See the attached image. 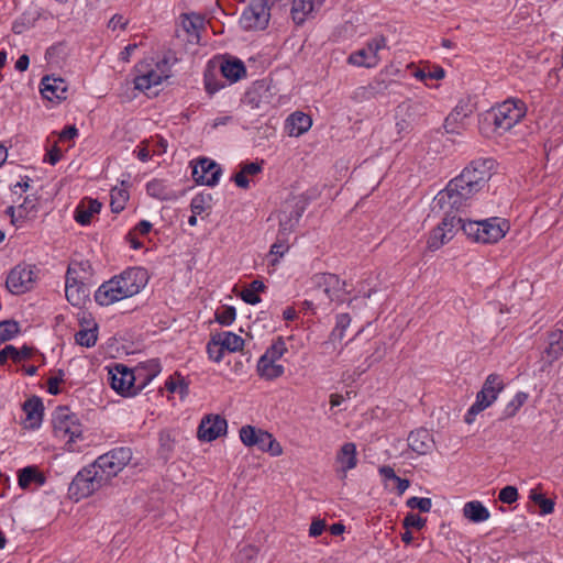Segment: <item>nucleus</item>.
I'll list each match as a JSON object with an SVG mask.
<instances>
[{
  "instance_id": "1",
  "label": "nucleus",
  "mask_w": 563,
  "mask_h": 563,
  "mask_svg": "<svg viewBox=\"0 0 563 563\" xmlns=\"http://www.w3.org/2000/svg\"><path fill=\"white\" fill-rule=\"evenodd\" d=\"M495 162L492 158L473 161L463 172L450 180L433 199V209L460 210L468 199L482 190L492 176Z\"/></svg>"
},
{
  "instance_id": "2",
  "label": "nucleus",
  "mask_w": 563,
  "mask_h": 563,
  "mask_svg": "<svg viewBox=\"0 0 563 563\" xmlns=\"http://www.w3.org/2000/svg\"><path fill=\"white\" fill-rule=\"evenodd\" d=\"M527 114V104L519 98H508L485 112L481 131L501 136L511 131Z\"/></svg>"
},
{
  "instance_id": "3",
  "label": "nucleus",
  "mask_w": 563,
  "mask_h": 563,
  "mask_svg": "<svg viewBox=\"0 0 563 563\" xmlns=\"http://www.w3.org/2000/svg\"><path fill=\"white\" fill-rule=\"evenodd\" d=\"M158 364L152 374L143 375L141 371L136 373L123 364H115L109 368V383L113 390L124 397L135 396L146 384L158 374Z\"/></svg>"
},
{
  "instance_id": "4",
  "label": "nucleus",
  "mask_w": 563,
  "mask_h": 563,
  "mask_svg": "<svg viewBox=\"0 0 563 563\" xmlns=\"http://www.w3.org/2000/svg\"><path fill=\"white\" fill-rule=\"evenodd\" d=\"M509 230V222L506 219L493 217L485 220H463L462 231L475 242L490 244L496 243L505 236Z\"/></svg>"
},
{
  "instance_id": "5",
  "label": "nucleus",
  "mask_w": 563,
  "mask_h": 563,
  "mask_svg": "<svg viewBox=\"0 0 563 563\" xmlns=\"http://www.w3.org/2000/svg\"><path fill=\"white\" fill-rule=\"evenodd\" d=\"M386 48V36L383 34L375 35L367 40L362 48L352 52L347 56L346 63L354 67L375 68L382 62L379 52Z\"/></svg>"
},
{
  "instance_id": "6",
  "label": "nucleus",
  "mask_w": 563,
  "mask_h": 563,
  "mask_svg": "<svg viewBox=\"0 0 563 563\" xmlns=\"http://www.w3.org/2000/svg\"><path fill=\"white\" fill-rule=\"evenodd\" d=\"M52 423L55 437L65 440L67 444H71L82 437V424L79 418L67 407L56 408Z\"/></svg>"
},
{
  "instance_id": "7",
  "label": "nucleus",
  "mask_w": 563,
  "mask_h": 563,
  "mask_svg": "<svg viewBox=\"0 0 563 563\" xmlns=\"http://www.w3.org/2000/svg\"><path fill=\"white\" fill-rule=\"evenodd\" d=\"M108 485L93 464L80 470L69 485V494L77 500L91 496Z\"/></svg>"
},
{
  "instance_id": "8",
  "label": "nucleus",
  "mask_w": 563,
  "mask_h": 563,
  "mask_svg": "<svg viewBox=\"0 0 563 563\" xmlns=\"http://www.w3.org/2000/svg\"><path fill=\"white\" fill-rule=\"evenodd\" d=\"M131 459V449L120 446L100 455L92 464L109 484L130 463Z\"/></svg>"
},
{
  "instance_id": "9",
  "label": "nucleus",
  "mask_w": 563,
  "mask_h": 563,
  "mask_svg": "<svg viewBox=\"0 0 563 563\" xmlns=\"http://www.w3.org/2000/svg\"><path fill=\"white\" fill-rule=\"evenodd\" d=\"M504 387V382L498 374H489L477 393L475 402L467 410L465 422L472 423L476 415L493 405Z\"/></svg>"
},
{
  "instance_id": "10",
  "label": "nucleus",
  "mask_w": 563,
  "mask_h": 563,
  "mask_svg": "<svg viewBox=\"0 0 563 563\" xmlns=\"http://www.w3.org/2000/svg\"><path fill=\"white\" fill-rule=\"evenodd\" d=\"M445 217L442 221L431 231L427 241L428 249L430 251H437L444 244L450 242L457 231L462 230L463 219L455 216H451L449 207L443 209Z\"/></svg>"
},
{
  "instance_id": "11",
  "label": "nucleus",
  "mask_w": 563,
  "mask_h": 563,
  "mask_svg": "<svg viewBox=\"0 0 563 563\" xmlns=\"http://www.w3.org/2000/svg\"><path fill=\"white\" fill-rule=\"evenodd\" d=\"M37 268L34 265L18 264L8 274L5 286L13 295H22L31 289L36 284Z\"/></svg>"
},
{
  "instance_id": "12",
  "label": "nucleus",
  "mask_w": 563,
  "mask_h": 563,
  "mask_svg": "<svg viewBox=\"0 0 563 563\" xmlns=\"http://www.w3.org/2000/svg\"><path fill=\"white\" fill-rule=\"evenodd\" d=\"M240 439L244 445L250 448L255 446L263 452H269L273 456H278L283 452L280 444L269 432L256 429L252 426L241 428Z\"/></svg>"
},
{
  "instance_id": "13",
  "label": "nucleus",
  "mask_w": 563,
  "mask_h": 563,
  "mask_svg": "<svg viewBox=\"0 0 563 563\" xmlns=\"http://www.w3.org/2000/svg\"><path fill=\"white\" fill-rule=\"evenodd\" d=\"M271 19V7L264 0H252L244 9L240 24L244 30H264Z\"/></svg>"
},
{
  "instance_id": "14",
  "label": "nucleus",
  "mask_w": 563,
  "mask_h": 563,
  "mask_svg": "<svg viewBox=\"0 0 563 563\" xmlns=\"http://www.w3.org/2000/svg\"><path fill=\"white\" fill-rule=\"evenodd\" d=\"M122 288L124 295L130 298L139 294L148 283V273L143 267H130L120 275L113 276Z\"/></svg>"
},
{
  "instance_id": "15",
  "label": "nucleus",
  "mask_w": 563,
  "mask_h": 563,
  "mask_svg": "<svg viewBox=\"0 0 563 563\" xmlns=\"http://www.w3.org/2000/svg\"><path fill=\"white\" fill-rule=\"evenodd\" d=\"M222 174L221 167L212 159L202 157L192 165V178L199 185L216 186Z\"/></svg>"
},
{
  "instance_id": "16",
  "label": "nucleus",
  "mask_w": 563,
  "mask_h": 563,
  "mask_svg": "<svg viewBox=\"0 0 563 563\" xmlns=\"http://www.w3.org/2000/svg\"><path fill=\"white\" fill-rule=\"evenodd\" d=\"M228 423L219 415H208L202 418L198 427L199 440L211 442L227 432Z\"/></svg>"
},
{
  "instance_id": "17",
  "label": "nucleus",
  "mask_w": 563,
  "mask_h": 563,
  "mask_svg": "<svg viewBox=\"0 0 563 563\" xmlns=\"http://www.w3.org/2000/svg\"><path fill=\"white\" fill-rule=\"evenodd\" d=\"M302 213L303 207L296 206L294 210L290 211V217L288 219H284L283 217L279 218V235L277 241L271 246V254L282 256L285 252L288 251L289 246L285 236L287 232L290 231L294 227L292 220L295 223H297Z\"/></svg>"
},
{
  "instance_id": "18",
  "label": "nucleus",
  "mask_w": 563,
  "mask_h": 563,
  "mask_svg": "<svg viewBox=\"0 0 563 563\" xmlns=\"http://www.w3.org/2000/svg\"><path fill=\"white\" fill-rule=\"evenodd\" d=\"M65 295L71 306L81 308L89 301L90 288L82 279L66 277Z\"/></svg>"
},
{
  "instance_id": "19",
  "label": "nucleus",
  "mask_w": 563,
  "mask_h": 563,
  "mask_svg": "<svg viewBox=\"0 0 563 563\" xmlns=\"http://www.w3.org/2000/svg\"><path fill=\"white\" fill-rule=\"evenodd\" d=\"M316 285L322 289L324 295L330 301L340 297L341 292L349 294L345 289L346 283L341 280L340 277L331 273H322L314 276Z\"/></svg>"
},
{
  "instance_id": "20",
  "label": "nucleus",
  "mask_w": 563,
  "mask_h": 563,
  "mask_svg": "<svg viewBox=\"0 0 563 563\" xmlns=\"http://www.w3.org/2000/svg\"><path fill=\"white\" fill-rule=\"evenodd\" d=\"M137 75L134 78L135 88L145 91L151 89L154 86L159 85L165 78V75L159 74L155 66L152 67L151 64L142 62L136 66Z\"/></svg>"
},
{
  "instance_id": "21",
  "label": "nucleus",
  "mask_w": 563,
  "mask_h": 563,
  "mask_svg": "<svg viewBox=\"0 0 563 563\" xmlns=\"http://www.w3.org/2000/svg\"><path fill=\"white\" fill-rule=\"evenodd\" d=\"M125 298L128 297L113 277L102 283L95 291V300L100 306H110Z\"/></svg>"
},
{
  "instance_id": "22",
  "label": "nucleus",
  "mask_w": 563,
  "mask_h": 563,
  "mask_svg": "<svg viewBox=\"0 0 563 563\" xmlns=\"http://www.w3.org/2000/svg\"><path fill=\"white\" fill-rule=\"evenodd\" d=\"M79 331L75 334V341L77 344L91 347L96 344L98 339V324L91 318L90 314L82 312V316L79 318Z\"/></svg>"
},
{
  "instance_id": "23",
  "label": "nucleus",
  "mask_w": 563,
  "mask_h": 563,
  "mask_svg": "<svg viewBox=\"0 0 563 563\" xmlns=\"http://www.w3.org/2000/svg\"><path fill=\"white\" fill-rule=\"evenodd\" d=\"M22 409L25 413L24 427L37 429L43 420L44 405L40 397L33 396L24 401Z\"/></svg>"
},
{
  "instance_id": "24",
  "label": "nucleus",
  "mask_w": 563,
  "mask_h": 563,
  "mask_svg": "<svg viewBox=\"0 0 563 563\" xmlns=\"http://www.w3.org/2000/svg\"><path fill=\"white\" fill-rule=\"evenodd\" d=\"M41 93L49 101H60L67 98V86L64 79L45 76L41 82Z\"/></svg>"
},
{
  "instance_id": "25",
  "label": "nucleus",
  "mask_w": 563,
  "mask_h": 563,
  "mask_svg": "<svg viewBox=\"0 0 563 563\" xmlns=\"http://www.w3.org/2000/svg\"><path fill=\"white\" fill-rule=\"evenodd\" d=\"M324 0H292L291 18L297 25L302 24L316 11H318Z\"/></svg>"
},
{
  "instance_id": "26",
  "label": "nucleus",
  "mask_w": 563,
  "mask_h": 563,
  "mask_svg": "<svg viewBox=\"0 0 563 563\" xmlns=\"http://www.w3.org/2000/svg\"><path fill=\"white\" fill-rule=\"evenodd\" d=\"M146 192L152 198L161 201H172L179 198L180 194L176 191L166 180L164 179H152L146 184Z\"/></svg>"
},
{
  "instance_id": "27",
  "label": "nucleus",
  "mask_w": 563,
  "mask_h": 563,
  "mask_svg": "<svg viewBox=\"0 0 563 563\" xmlns=\"http://www.w3.org/2000/svg\"><path fill=\"white\" fill-rule=\"evenodd\" d=\"M408 446L418 454H427L434 446L431 433L423 428L413 430L408 435Z\"/></svg>"
},
{
  "instance_id": "28",
  "label": "nucleus",
  "mask_w": 563,
  "mask_h": 563,
  "mask_svg": "<svg viewBox=\"0 0 563 563\" xmlns=\"http://www.w3.org/2000/svg\"><path fill=\"white\" fill-rule=\"evenodd\" d=\"M336 463L340 465L339 472L343 473V477L346 473L357 465V452L356 445L353 442L344 443L336 454Z\"/></svg>"
},
{
  "instance_id": "29",
  "label": "nucleus",
  "mask_w": 563,
  "mask_h": 563,
  "mask_svg": "<svg viewBox=\"0 0 563 563\" xmlns=\"http://www.w3.org/2000/svg\"><path fill=\"white\" fill-rule=\"evenodd\" d=\"M312 125L310 115L296 111L291 113L286 120V129L290 136H300L306 133Z\"/></svg>"
},
{
  "instance_id": "30",
  "label": "nucleus",
  "mask_w": 563,
  "mask_h": 563,
  "mask_svg": "<svg viewBox=\"0 0 563 563\" xmlns=\"http://www.w3.org/2000/svg\"><path fill=\"white\" fill-rule=\"evenodd\" d=\"M221 73L231 82L239 81L246 76L244 63L235 57L227 58L221 64Z\"/></svg>"
},
{
  "instance_id": "31",
  "label": "nucleus",
  "mask_w": 563,
  "mask_h": 563,
  "mask_svg": "<svg viewBox=\"0 0 563 563\" xmlns=\"http://www.w3.org/2000/svg\"><path fill=\"white\" fill-rule=\"evenodd\" d=\"M101 207V202L96 199L84 200L75 210V220L81 225H87L91 222L93 214L100 212Z\"/></svg>"
},
{
  "instance_id": "32",
  "label": "nucleus",
  "mask_w": 563,
  "mask_h": 563,
  "mask_svg": "<svg viewBox=\"0 0 563 563\" xmlns=\"http://www.w3.org/2000/svg\"><path fill=\"white\" fill-rule=\"evenodd\" d=\"M35 349L32 346L23 345L21 349H16L14 345H5L0 350V366H3L10 358L14 363H20L23 360L32 357Z\"/></svg>"
},
{
  "instance_id": "33",
  "label": "nucleus",
  "mask_w": 563,
  "mask_h": 563,
  "mask_svg": "<svg viewBox=\"0 0 563 563\" xmlns=\"http://www.w3.org/2000/svg\"><path fill=\"white\" fill-rule=\"evenodd\" d=\"M463 516L472 522L478 523L489 519L490 512L478 500L467 501L463 507Z\"/></svg>"
},
{
  "instance_id": "34",
  "label": "nucleus",
  "mask_w": 563,
  "mask_h": 563,
  "mask_svg": "<svg viewBox=\"0 0 563 563\" xmlns=\"http://www.w3.org/2000/svg\"><path fill=\"white\" fill-rule=\"evenodd\" d=\"M45 482V476L36 466H26L19 471L18 484L22 489L29 488L32 483H35L37 486H43Z\"/></svg>"
},
{
  "instance_id": "35",
  "label": "nucleus",
  "mask_w": 563,
  "mask_h": 563,
  "mask_svg": "<svg viewBox=\"0 0 563 563\" xmlns=\"http://www.w3.org/2000/svg\"><path fill=\"white\" fill-rule=\"evenodd\" d=\"M284 366L277 364L276 361L261 356L257 362V373L266 380H273L280 377L284 374Z\"/></svg>"
},
{
  "instance_id": "36",
  "label": "nucleus",
  "mask_w": 563,
  "mask_h": 563,
  "mask_svg": "<svg viewBox=\"0 0 563 563\" xmlns=\"http://www.w3.org/2000/svg\"><path fill=\"white\" fill-rule=\"evenodd\" d=\"M545 354L550 362L556 361L563 354V331H553L549 335Z\"/></svg>"
},
{
  "instance_id": "37",
  "label": "nucleus",
  "mask_w": 563,
  "mask_h": 563,
  "mask_svg": "<svg viewBox=\"0 0 563 563\" xmlns=\"http://www.w3.org/2000/svg\"><path fill=\"white\" fill-rule=\"evenodd\" d=\"M203 22V18L198 14H185L181 20V26L190 37H196L198 40Z\"/></svg>"
},
{
  "instance_id": "38",
  "label": "nucleus",
  "mask_w": 563,
  "mask_h": 563,
  "mask_svg": "<svg viewBox=\"0 0 563 563\" xmlns=\"http://www.w3.org/2000/svg\"><path fill=\"white\" fill-rule=\"evenodd\" d=\"M91 276V265L89 261H73L67 269L66 277H75L87 282Z\"/></svg>"
},
{
  "instance_id": "39",
  "label": "nucleus",
  "mask_w": 563,
  "mask_h": 563,
  "mask_svg": "<svg viewBox=\"0 0 563 563\" xmlns=\"http://www.w3.org/2000/svg\"><path fill=\"white\" fill-rule=\"evenodd\" d=\"M129 197H130L129 191L125 188H122V187L112 188L110 191L111 211L114 213L121 212L124 209L125 203L129 200Z\"/></svg>"
},
{
  "instance_id": "40",
  "label": "nucleus",
  "mask_w": 563,
  "mask_h": 563,
  "mask_svg": "<svg viewBox=\"0 0 563 563\" xmlns=\"http://www.w3.org/2000/svg\"><path fill=\"white\" fill-rule=\"evenodd\" d=\"M529 395L525 391H518L514 398L506 405L501 419H508L519 411V409L527 402Z\"/></svg>"
},
{
  "instance_id": "41",
  "label": "nucleus",
  "mask_w": 563,
  "mask_h": 563,
  "mask_svg": "<svg viewBox=\"0 0 563 563\" xmlns=\"http://www.w3.org/2000/svg\"><path fill=\"white\" fill-rule=\"evenodd\" d=\"M225 351L236 352L242 350L244 340L233 332H222L217 334Z\"/></svg>"
},
{
  "instance_id": "42",
  "label": "nucleus",
  "mask_w": 563,
  "mask_h": 563,
  "mask_svg": "<svg viewBox=\"0 0 563 563\" xmlns=\"http://www.w3.org/2000/svg\"><path fill=\"white\" fill-rule=\"evenodd\" d=\"M159 454L165 459H169L175 449L176 439L170 430H162L158 434Z\"/></svg>"
},
{
  "instance_id": "43",
  "label": "nucleus",
  "mask_w": 563,
  "mask_h": 563,
  "mask_svg": "<svg viewBox=\"0 0 563 563\" xmlns=\"http://www.w3.org/2000/svg\"><path fill=\"white\" fill-rule=\"evenodd\" d=\"M369 84L377 97L378 95H384L394 85H396L397 81L393 78H387V76H384L380 73H378Z\"/></svg>"
},
{
  "instance_id": "44",
  "label": "nucleus",
  "mask_w": 563,
  "mask_h": 563,
  "mask_svg": "<svg viewBox=\"0 0 563 563\" xmlns=\"http://www.w3.org/2000/svg\"><path fill=\"white\" fill-rule=\"evenodd\" d=\"M176 54L172 51H168L163 55V57L155 63V68L161 71L159 74L165 75V78H169L172 66L177 63Z\"/></svg>"
},
{
  "instance_id": "45",
  "label": "nucleus",
  "mask_w": 563,
  "mask_h": 563,
  "mask_svg": "<svg viewBox=\"0 0 563 563\" xmlns=\"http://www.w3.org/2000/svg\"><path fill=\"white\" fill-rule=\"evenodd\" d=\"M287 352V346L283 338H277L269 347H267L266 352L262 355V357H266L273 361H278L284 356Z\"/></svg>"
},
{
  "instance_id": "46",
  "label": "nucleus",
  "mask_w": 563,
  "mask_h": 563,
  "mask_svg": "<svg viewBox=\"0 0 563 563\" xmlns=\"http://www.w3.org/2000/svg\"><path fill=\"white\" fill-rule=\"evenodd\" d=\"M20 332V324L14 320L0 322V344L13 339Z\"/></svg>"
},
{
  "instance_id": "47",
  "label": "nucleus",
  "mask_w": 563,
  "mask_h": 563,
  "mask_svg": "<svg viewBox=\"0 0 563 563\" xmlns=\"http://www.w3.org/2000/svg\"><path fill=\"white\" fill-rule=\"evenodd\" d=\"M224 347L218 335H212L211 340L207 344V353L210 360L216 363H220L224 356Z\"/></svg>"
},
{
  "instance_id": "48",
  "label": "nucleus",
  "mask_w": 563,
  "mask_h": 563,
  "mask_svg": "<svg viewBox=\"0 0 563 563\" xmlns=\"http://www.w3.org/2000/svg\"><path fill=\"white\" fill-rule=\"evenodd\" d=\"M236 317L235 308L232 306H222L216 311V320L222 325H230Z\"/></svg>"
},
{
  "instance_id": "49",
  "label": "nucleus",
  "mask_w": 563,
  "mask_h": 563,
  "mask_svg": "<svg viewBox=\"0 0 563 563\" xmlns=\"http://www.w3.org/2000/svg\"><path fill=\"white\" fill-rule=\"evenodd\" d=\"M407 507L419 509L421 512H429L432 507V500L427 497H410L406 501Z\"/></svg>"
},
{
  "instance_id": "50",
  "label": "nucleus",
  "mask_w": 563,
  "mask_h": 563,
  "mask_svg": "<svg viewBox=\"0 0 563 563\" xmlns=\"http://www.w3.org/2000/svg\"><path fill=\"white\" fill-rule=\"evenodd\" d=\"M65 373L63 369H57L55 375L47 379V391L51 395H58L60 393L59 384L64 382Z\"/></svg>"
},
{
  "instance_id": "51",
  "label": "nucleus",
  "mask_w": 563,
  "mask_h": 563,
  "mask_svg": "<svg viewBox=\"0 0 563 563\" xmlns=\"http://www.w3.org/2000/svg\"><path fill=\"white\" fill-rule=\"evenodd\" d=\"M519 497L518 489L515 486H505L500 489L498 498L500 501L511 505L517 501Z\"/></svg>"
},
{
  "instance_id": "52",
  "label": "nucleus",
  "mask_w": 563,
  "mask_h": 563,
  "mask_svg": "<svg viewBox=\"0 0 563 563\" xmlns=\"http://www.w3.org/2000/svg\"><path fill=\"white\" fill-rule=\"evenodd\" d=\"M426 522H427V519L420 517L419 515L417 514H413V512H409L407 514V516L404 518V527L406 529H409V528H415L417 530H420L422 529L424 526H426Z\"/></svg>"
},
{
  "instance_id": "53",
  "label": "nucleus",
  "mask_w": 563,
  "mask_h": 563,
  "mask_svg": "<svg viewBox=\"0 0 563 563\" xmlns=\"http://www.w3.org/2000/svg\"><path fill=\"white\" fill-rule=\"evenodd\" d=\"M532 500L540 507L541 512L543 515H549L554 511V501L552 499L545 498L543 495H533Z\"/></svg>"
},
{
  "instance_id": "54",
  "label": "nucleus",
  "mask_w": 563,
  "mask_h": 563,
  "mask_svg": "<svg viewBox=\"0 0 563 563\" xmlns=\"http://www.w3.org/2000/svg\"><path fill=\"white\" fill-rule=\"evenodd\" d=\"M151 143V151L154 156H161L166 153L167 141L163 137L156 136L147 140Z\"/></svg>"
},
{
  "instance_id": "55",
  "label": "nucleus",
  "mask_w": 563,
  "mask_h": 563,
  "mask_svg": "<svg viewBox=\"0 0 563 563\" xmlns=\"http://www.w3.org/2000/svg\"><path fill=\"white\" fill-rule=\"evenodd\" d=\"M19 218L24 219L29 213L36 211V200L31 197H25L23 203L18 207Z\"/></svg>"
},
{
  "instance_id": "56",
  "label": "nucleus",
  "mask_w": 563,
  "mask_h": 563,
  "mask_svg": "<svg viewBox=\"0 0 563 563\" xmlns=\"http://www.w3.org/2000/svg\"><path fill=\"white\" fill-rule=\"evenodd\" d=\"M375 97H376V95H375L374 90L372 89L371 84H368L366 86L357 87L353 93V99L356 101L369 100Z\"/></svg>"
},
{
  "instance_id": "57",
  "label": "nucleus",
  "mask_w": 563,
  "mask_h": 563,
  "mask_svg": "<svg viewBox=\"0 0 563 563\" xmlns=\"http://www.w3.org/2000/svg\"><path fill=\"white\" fill-rule=\"evenodd\" d=\"M136 156L137 158L141 161V162H147L151 157H153L154 155L152 154V151H151V143H148L147 140H144L142 141L136 150Z\"/></svg>"
},
{
  "instance_id": "58",
  "label": "nucleus",
  "mask_w": 563,
  "mask_h": 563,
  "mask_svg": "<svg viewBox=\"0 0 563 563\" xmlns=\"http://www.w3.org/2000/svg\"><path fill=\"white\" fill-rule=\"evenodd\" d=\"M190 210L194 214H201L206 210V199L201 195H197L191 199Z\"/></svg>"
},
{
  "instance_id": "59",
  "label": "nucleus",
  "mask_w": 563,
  "mask_h": 563,
  "mask_svg": "<svg viewBox=\"0 0 563 563\" xmlns=\"http://www.w3.org/2000/svg\"><path fill=\"white\" fill-rule=\"evenodd\" d=\"M241 298L249 305H256L261 301L258 294L253 291L250 287L242 290Z\"/></svg>"
},
{
  "instance_id": "60",
  "label": "nucleus",
  "mask_w": 563,
  "mask_h": 563,
  "mask_svg": "<svg viewBox=\"0 0 563 563\" xmlns=\"http://www.w3.org/2000/svg\"><path fill=\"white\" fill-rule=\"evenodd\" d=\"M324 529H325V521L321 520V519H314L310 525L309 536L313 537V538L319 537L320 534H322Z\"/></svg>"
},
{
  "instance_id": "61",
  "label": "nucleus",
  "mask_w": 563,
  "mask_h": 563,
  "mask_svg": "<svg viewBox=\"0 0 563 563\" xmlns=\"http://www.w3.org/2000/svg\"><path fill=\"white\" fill-rule=\"evenodd\" d=\"M351 317L349 313H339L336 317H335V327L336 329L345 332L346 329L350 327L351 324Z\"/></svg>"
},
{
  "instance_id": "62",
  "label": "nucleus",
  "mask_w": 563,
  "mask_h": 563,
  "mask_svg": "<svg viewBox=\"0 0 563 563\" xmlns=\"http://www.w3.org/2000/svg\"><path fill=\"white\" fill-rule=\"evenodd\" d=\"M128 24V21L124 19L123 15H120V14H114L109 23H108V27L111 29L112 31H115L117 29H125Z\"/></svg>"
},
{
  "instance_id": "63",
  "label": "nucleus",
  "mask_w": 563,
  "mask_h": 563,
  "mask_svg": "<svg viewBox=\"0 0 563 563\" xmlns=\"http://www.w3.org/2000/svg\"><path fill=\"white\" fill-rule=\"evenodd\" d=\"M223 86L219 84L217 80H213L208 75H205V88L209 95H214L218 92Z\"/></svg>"
},
{
  "instance_id": "64",
  "label": "nucleus",
  "mask_w": 563,
  "mask_h": 563,
  "mask_svg": "<svg viewBox=\"0 0 563 563\" xmlns=\"http://www.w3.org/2000/svg\"><path fill=\"white\" fill-rule=\"evenodd\" d=\"M232 179L235 183V185L240 188L247 189L250 186L247 175L242 169L239 173H236Z\"/></svg>"
}]
</instances>
